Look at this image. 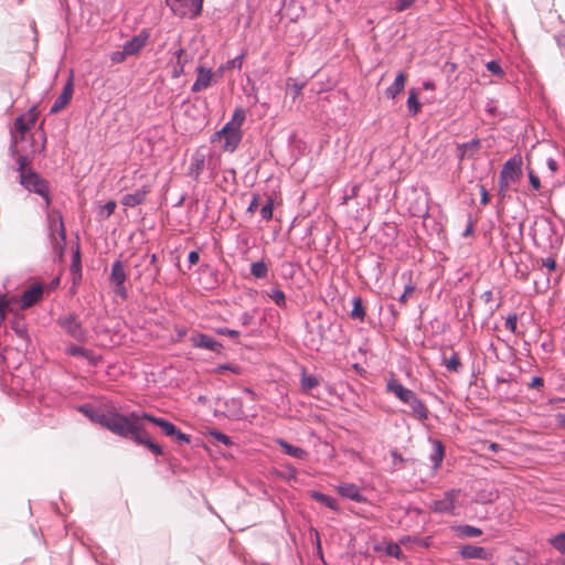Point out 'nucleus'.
<instances>
[{"instance_id":"1","label":"nucleus","mask_w":565,"mask_h":565,"mask_svg":"<svg viewBox=\"0 0 565 565\" xmlns=\"http://www.w3.org/2000/svg\"><path fill=\"white\" fill-rule=\"evenodd\" d=\"M137 417L138 419L136 422L138 429L132 434L131 440L138 446L148 448L156 456L163 455V449L145 431L143 420H148L149 423L158 426L167 437H171L180 444L191 443V436L181 431L172 422L168 420L167 418L157 417L150 413L140 411H137Z\"/></svg>"},{"instance_id":"2","label":"nucleus","mask_w":565,"mask_h":565,"mask_svg":"<svg viewBox=\"0 0 565 565\" xmlns=\"http://www.w3.org/2000/svg\"><path fill=\"white\" fill-rule=\"evenodd\" d=\"M9 153L15 160L20 184L26 191L42 196L47 207L52 202L50 196L49 183L35 170H33L32 168H28V164L30 162L29 154L20 153L18 149V137L13 134L9 147Z\"/></svg>"},{"instance_id":"3","label":"nucleus","mask_w":565,"mask_h":565,"mask_svg":"<svg viewBox=\"0 0 565 565\" xmlns=\"http://www.w3.org/2000/svg\"><path fill=\"white\" fill-rule=\"evenodd\" d=\"M137 419V411L122 414L116 409L105 412L99 408L94 423L99 424L121 438L131 439L132 434L138 429Z\"/></svg>"},{"instance_id":"4","label":"nucleus","mask_w":565,"mask_h":565,"mask_svg":"<svg viewBox=\"0 0 565 565\" xmlns=\"http://www.w3.org/2000/svg\"><path fill=\"white\" fill-rule=\"evenodd\" d=\"M56 324L72 339L77 342H85L87 339V331L83 327L82 322L78 321L74 312H70L64 316H60L56 319Z\"/></svg>"},{"instance_id":"5","label":"nucleus","mask_w":565,"mask_h":565,"mask_svg":"<svg viewBox=\"0 0 565 565\" xmlns=\"http://www.w3.org/2000/svg\"><path fill=\"white\" fill-rule=\"evenodd\" d=\"M172 13L179 18L194 19L202 12L203 0H166Z\"/></svg>"},{"instance_id":"6","label":"nucleus","mask_w":565,"mask_h":565,"mask_svg":"<svg viewBox=\"0 0 565 565\" xmlns=\"http://www.w3.org/2000/svg\"><path fill=\"white\" fill-rule=\"evenodd\" d=\"M224 139L222 146L223 150L233 153L239 146L243 139L242 129L230 128V126H223L218 131L214 132L211 137V141Z\"/></svg>"},{"instance_id":"7","label":"nucleus","mask_w":565,"mask_h":565,"mask_svg":"<svg viewBox=\"0 0 565 565\" xmlns=\"http://www.w3.org/2000/svg\"><path fill=\"white\" fill-rule=\"evenodd\" d=\"M212 157L211 151H205V149L199 148L196 149L190 158V166L188 168V175L191 177L194 181H199L200 175L202 174L205 167L211 169L212 171L215 169L211 161L206 163V160Z\"/></svg>"},{"instance_id":"8","label":"nucleus","mask_w":565,"mask_h":565,"mask_svg":"<svg viewBox=\"0 0 565 565\" xmlns=\"http://www.w3.org/2000/svg\"><path fill=\"white\" fill-rule=\"evenodd\" d=\"M127 279V273L122 262L117 258L111 264V270L109 276V282L114 286V291L122 300L128 298V289L125 286Z\"/></svg>"},{"instance_id":"9","label":"nucleus","mask_w":565,"mask_h":565,"mask_svg":"<svg viewBox=\"0 0 565 565\" xmlns=\"http://www.w3.org/2000/svg\"><path fill=\"white\" fill-rule=\"evenodd\" d=\"M191 345L195 349L207 350L217 355L222 354L224 351V345L215 340L212 335L206 333H202L199 331H194L190 335Z\"/></svg>"},{"instance_id":"10","label":"nucleus","mask_w":565,"mask_h":565,"mask_svg":"<svg viewBox=\"0 0 565 565\" xmlns=\"http://www.w3.org/2000/svg\"><path fill=\"white\" fill-rule=\"evenodd\" d=\"M554 234V225L547 217H541L535 221V226L531 231L533 242L536 246L545 245L547 242L551 243V238Z\"/></svg>"},{"instance_id":"11","label":"nucleus","mask_w":565,"mask_h":565,"mask_svg":"<svg viewBox=\"0 0 565 565\" xmlns=\"http://www.w3.org/2000/svg\"><path fill=\"white\" fill-rule=\"evenodd\" d=\"M458 555L465 561L478 559L489 562L493 558V552L490 548L473 544L460 545Z\"/></svg>"},{"instance_id":"12","label":"nucleus","mask_w":565,"mask_h":565,"mask_svg":"<svg viewBox=\"0 0 565 565\" xmlns=\"http://www.w3.org/2000/svg\"><path fill=\"white\" fill-rule=\"evenodd\" d=\"M193 60V55L180 47L173 52L168 66L170 67L171 78H179L185 74V65Z\"/></svg>"},{"instance_id":"13","label":"nucleus","mask_w":565,"mask_h":565,"mask_svg":"<svg viewBox=\"0 0 565 565\" xmlns=\"http://www.w3.org/2000/svg\"><path fill=\"white\" fill-rule=\"evenodd\" d=\"M47 227H49V236L52 241L55 239V233L58 234L61 244L64 246L66 244V231L63 222V217L60 212H49L47 213Z\"/></svg>"},{"instance_id":"14","label":"nucleus","mask_w":565,"mask_h":565,"mask_svg":"<svg viewBox=\"0 0 565 565\" xmlns=\"http://www.w3.org/2000/svg\"><path fill=\"white\" fill-rule=\"evenodd\" d=\"M457 493H458V491L455 490V489L446 491L441 499L435 500L431 503L430 510L434 513H441V514L449 513V514H454L455 508H456L455 498H456Z\"/></svg>"},{"instance_id":"15","label":"nucleus","mask_w":565,"mask_h":565,"mask_svg":"<svg viewBox=\"0 0 565 565\" xmlns=\"http://www.w3.org/2000/svg\"><path fill=\"white\" fill-rule=\"evenodd\" d=\"M195 71L196 78L191 86L192 93H199L212 86L214 82V74L211 68H207L204 65H198Z\"/></svg>"},{"instance_id":"16","label":"nucleus","mask_w":565,"mask_h":565,"mask_svg":"<svg viewBox=\"0 0 565 565\" xmlns=\"http://www.w3.org/2000/svg\"><path fill=\"white\" fill-rule=\"evenodd\" d=\"M521 167L522 157L519 153L514 154L504 162L500 174L503 175V178L512 180V182H516L522 175Z\"/></svg>"},{"instance_id":"17","label":"nucleus","mask_w":565,"mask_h":565,"mask_svg":"<svg viewBox=\"0 0 565 565\" xmlns=\"http://www.w3.org/2000/svg\"><path fill=\"white\" fill-rule=\"evenodd\" d=\"M74 93V81H73V72H71V75L65 83L62 93L60 96L54 100L53 105L51 106L50 113L51 114H57L63 108L66 107V105L71 102Z\"/></svg>"},{"instance_id":"18","label":"nucleus","mask_w":565,"mask_h":565,"mask_svg":"<svg viewBox=\"0 0 565 565\" xmlns=\"http://www.w3.org/2000/svg\"><path fill=\"white\" fill-rule=\"evenodd\" d=\"M44 292V286L42 284H34L30 288L25 289L20 297V308L26 309L38 303Z\"/></svg>"},{"instance_id":"19","label":"nucleus","mask_w":565,"mask_h":565,"mask_svg":"<svg viewBox=\"0 0 565 565\" xmlns=\"http://www.w3.org/2000/svg\"><path fill=\"white\" fill-rule=\"evenodd\" d=\"M70 273L72 275V294L76 292V288L82 281V259H81V250L77 246L72 254V262L70 265Z\"/></svg>"},{"instance_id":"20","label":"nucleus","mask_w":565,"mask_h":565,"mask_svg":"<svg viewBox=\"0 0 565 565\" xmlns=\"http://www.w3.org/2000/svg\"><path fill=\"white\" fill-rule=\"evenodd\" d=\"M149 33L146 30L140 31L137 35L126 41L122 45L126 53L131 56L138 54L147 44Z\"/></svg>"},{"instance_id":"21","label":"nucleus","mask_w":565,"mask_h":565,"mask_svg":"<svg viewBox=\"0 0 565 565\" xmlns=\"http://www.w3.org/2000/svg\"><path fill=\"white\" fill-rule=\"evenodd\" d=\"M338 493L345 499H350L358 503H365L366 497L362 493L361 488L355 483H342L338 487Z\"/></svg>"},{"instance_id":"22","label":"nucleus","mask_w":565,"mask_h":565,"mask_svg":"<svg viewBox=\"0 0 565 565\" xmlns=\"http://www.w3.org/2000/svg\"><path fill=\"white\" fill-rule=\"evenodd\" d=\"M150 192L148 185H142L132 193H126L121 196L120 203L126 207H135L145 202L147 194Z\"/></svg>"},{"instance_id":"23","label":"nucleus","mask_w":565,"mask_h":565,"mask_svg":"<svg viewBox=\"0 0 565 565\" xmlns=\"http://www.w3.org/2000/svg\"><path fill=\"white\" fill-rule=\"evenodd\" d=\"M65 351L70 356L85 359L93 366H96L100 360V356H97L94 351L77 344L68 345Z\"/></svg>"},{"instance_id":"24","label":"nucleus","mask_w":565,"mask_h":565,"mask_svg":"<svg viewBox=\"0 0 565 565\" xmlns=\"http://www.w3.org/2000/svg\"><path fill=\"white\" fill-rule=\"evenodd\" d=\"M10 324L11 330L23 342V349L28 350L31 343V338L28 332L25 319L23 317H14Z\"/></svg>"},{"instance_id":"25","label":"nucleus","mask_w":565,"mask_h":565,"mask_svg":"<svg viewBox=\"0 0 565 565\" xmlns=\"http://www.w3.org/2000/svg\"><path fill=\"white\" fill-rule=\"evenodd\" d=\"M386 388L388 392L393 393L401 402L405 404L415 395V393L412 390L405 387L394 379L387 382Z\"/></svg>"},{"instance_id":"26","label":"nucleus","mask_w":565,"mask_h":565,"mask_svg":"<svg viewBox=\"0 0 565 565\" xmlns=\"http://www.w3.org/2000/svg\"><path fill=\"white\" fill-rule=\"evenodd\" d=\"M429 441L433 445V450L429 455V460L431 462V468L434 471H437L443 462L445 457V446L441 440L429 438Z\"/></svg>"},{"instance_id":"27","label":"nucleus","mask_w":565,"mask_h":565,"mask_svg":"<svg viewBox=\"0 0 565 565\" xmlns=\"http://www.w3.org/2000/svg\"><path fill=\"white\" fill-rule=\"evenodd\" d=\"M451 531L459 539H472L482 535V530L480 527L470 525V524H456L452 525Z\"/></svg>"},{"instance_id":"28","label":"nucleus","mask_w":565,"mask_h":565,"mask_svg":"<svg viewBox=\"0 0 565 565\" xmlns=\"http://www.w3.org/2000/svg\"><path fill=\"white\" fill-rule=\"evenodd\" d=\"M277 444L281 448V450L288 456H291L297 459H306L308 457V452L303 448L294 446L282 438L277 439Z\"/></svg>"},{"instance_id":"29","label":"nucleus","mask_w":565,"mask_h":565,"mask_svg":"<svg viewBox=\"0 0 565 565\" xmlns=\"http://www.w3.org/2000/svg\"><path fill=\"white\" fill-rule=\"evenodd\" d=\"M310 497L316 500L317 502L323 504L324 507L329 508L330 510L334 511V512H339L340 511V507L338 504V501L335 498L329 495V494H326V493H322L320 491H317V490H312L310 492Z\"/></svg>"},{"instance_id":"30","label":"nucleus","mask_w":565,"mask_h":565,"mask_svg":"<svg viewBox=\"0 0 565 565\" xmlns=\"http://www.w3.org/2000/svg\"><path fill=\"white\" fill-rule=\"evenodd\" d=\"M406 82V75L404 72H399L394 82L386 88L385 95L388 98L394 99L398 94L404 90Z\"/></svg>"},{"instance_id":"31","label":"nucleus","mask_w":565,"mask_h":565,"mask_svg":"<svg viewBox=\"0 0 565 565\" xmlns=\"http://www.w3.org/2000/svg\"><path fill=\"white\" fill-rule=\"evenodd\" d=\"M406 404L412 408L413 414L420 420L428 418V409L426 405L415 394Z\"/></svg>"},{"instance_id":"32","label":"nucleus","mask_w":565,"mask_h":565,"mask_svg":"<svg viewBox=\"0 0 565 565\" xmlns=\"http://www.w3.org/2000/svg\"><path fill=\"white\" fill-rule=\"evenodd\" d=\"M366 316L365 308L363 306L362 298L356 296L352 299V310L350 312V317L352 319L359 320L361 322L364 321Z\"/></svg>"},{"instance_id":"33","label":"nucleus","mask_w":565,"mask_h":565,"mask_svg":"<svg viewBox=\"0 0 565 565\" xmlns=\"http://www.w3.org/2000/svg\"><path fill=\"white\" fill-rule=\"evenodd\" d=\"M319 385V380L311 374H308L303 369L300 374V387L302 392H309Z\"/></svg>"},{"instance_id":"34","label":"nucleus","mask_w":565,"mask_h":565,"mask_svg":"<svg viewBox=\"0 0 565 565\" xmlns=\"http://www.w3.org/2000/svg\"><path fill=\"white\" fill-rule=\"evenodd\" d=\"M245 119H246L245 109L237 107V108H235V110L232 115V118L227 122H225L224 126H230V128H235V129H242L241 127L244 124Z\"/></svg>"},{"instance_id":"35","label":"nucleus","mask_w":565,"mask_h":565,"mask_svg":"<svg viewBox=\"0 0 565 565\" xmlns=\"http://www.w3.org/2000/svg\"><path fill=\"white\" fill-rule=\"evenodd\" d=\"M406 105L408 114L412 117L416 116L420 111L422 104L418 100L417 93L415 92V89L409 90Z\"/></svg>"},{"instance_id":"36","label":"nucleus","mask_w":565,"mask_h":565,"mask_svg":"<svg viewBox=\"0 0 565 565\" xmlns=\"http://www.w3.org/2000/svg\"><path fill=\"white\" fill-rule=\"evenodd\" d=\"M250 274L256 279H264L268 276V265L264 259L252 263Z\"/></svg>"},{"instance_id":"37","label":"nucleus","mask_w":565,"mask_h":565,"mask_svg":"<svg viewBox=\"0 0 565 565\" xmlns=\"http://www.w3.org/2000/svg\"><path fill=\"white\" fill-rule=\"evenodd\" d=\"M267 296L275 302V305L281 309L287 307V299L285 292L279 288H271L266 292Z\"/></svg>"},{"instance_id":"38","label":"nucleus","mask_w":565,"mask_h":565,"mask_svg":"<svg viewBox=\"0 0 565 565\" xmlns=\"http://www.w3.org/2000/svg\"><path fill=\"white\" fill-rule=\"evenodd\" d=\"M399 543L401 544L413 543L420 547L428 548L431 544V537L430 536L418 537V536L405 535L399 540Z\"/></svg>"},{"instance_id":"39","label":"nucleus","mask_w":565,"mask_h":565,"mask_svg":"<svg viewBox=\"0 0 565 565\" xmlns=\"http://www.w3.org/2000/svg\"><path fill=\"white\" fill-rule=\"evenodd\" d=\"M456 157L459 162H462L475 157L473 152L468 148L466 142L456 145Z\"/></svg>"},{"instance_id":"40","label":"nucleus","mask_w":565,"mask_h":565,"mask_svg":"<svg viewBox=\"0 0 565 565\" xmlns=\"http://www.w3.org/2000/svg\"><path fill=\"white\" fill-rule=\"evenodd\" d=\"M116 206L117 203L113 200L106 202L97 212L98 218L102 221L107 220L115 212Z\"/></svg>"},{"instance_id":"41","label":"nucleus","mask_w":565,"mask_h":565,"mask_svg":"<svg viewBox=\"0 0 565 565\" xmlns=\"http://www.w3.org/2000/svg\"><path fill=\"white\" fill-rule=\"evenodd\" d=\"M287 87H288V90L290 92V94L292 96V99L295 100L301 94V90L305 87V83L303 82H299V81L294 79V78H288Z\"/></svg>"},{"instance_id":"42","label":"nucleus","mask_w":565,"mask_h":565,"mask_svg":"<svg viewBox=\"0 0 565 565\" xmlns=\"http://www.w3.org/2000/svg\"><path fill=\"white\" fill-rule=\"evenodd\" d=\"M445 366L450 372L459 373L462 369V363L456 352L451 354V356L446 360Z\"/></svg>"},{"instance_id":"43","label":"nucleus","mask_w":565,"mask_h":565,"mask_svg":"<svg viewBox=\"0 0 565 565\" xmlns=\"http://www.w3.org/2000/svg\"><path fill=\"white\" fill-rule=\"evenodd\" d=\"M360 185L359 184H350L347 185L343 190L341 204L347 205L350 200L355 198L359 193Z\"/></svg>"},{"instance_id":"44","label":"nucleus","mask_w":565,"mask_h":565,"mask_svg":"<svg viewBox=\"0 0 565 565\" xmlns=\"http://www.w3.org/2000/svg\"><path fill=\"white\" fill-rule=\"evenodd\" d=\"M14 128L20 134V139L23 140L26 132L30 130L26 124V116H18L14 120Z\"/></svg>"},{"instance_id":"45","label":"nucleus","mask_w":565,"mask_h":565,"mask_svg":"<svg viewBox=\"0 0 565 565\" xmlns=\"http://www.w3.org/2000/svg\"><path fill=\"white\" fill-rule=\"evenodd\" d=\"M209 434L216 441L223 444L226 447H231L234 444L233 440L231 439V437L228 435H226L225 433L221 431V430L212 429V430H210Z\"/></svg>"},{"instance_id":"46","label":"nucleus","mask_w":565,"mask_h":565,"mask_svg":"<svg viewBox=\"0 0 565 565\" xmlns=\"http://www.w3.org/2000/svg\"><path fill=\"white\" fill-rule=\"evenodd\" d=\"M77 411L94 423L95 416L97 415L99 408L90 404H82L77 407Z\"/></svg>"},{"instance_id":"47","label":"nucleus","mask_w":565,"mask_h":565,"mask_svg":"<svg viewBox=\"0 0 565 565\" xmlns=\"http://www.w3.org/2000/svg\"><path fill=\"white\" fill-rule=\"evenodd\" d=\"M384 552L386 555L395 557L397 559H401L403 557V553L399 545L394 542L386 543Z\"/></svg>"},{"instance_id":"48","label":"nucleus","mask_w":565,"mask_h":565,"mask_svg":"<svg viewBox=\"0 0 565 565\" xmlns=\"http://www.w3.org/2000/svg\"><path fill=\"white\" fill-rule=\"evenodd\" d=\"M273 210H274V200L268 198L266 203L260 209V216L265 221H270L273 218Z\"/></svg>"},{"instance_id":"49","label":"nucleus","mask_w":565,"mask_h":565,"mask_svg":"<svg viewBox=\"0 0 565 565\" xmlns=\"http://www.w3.org/2000/svg\"><path fill=\"white\" fill-rule=\"evenodd\" d=\"M551 545L565 555V533H559L551 539Z\"/></svg>"},{"instance_id":"50","label":"nucleus","mask_w":565,"mask_h":565,"mask_svg":"<svg viewBox=\"0 0 565 565\" xmlns=\"http://www.w3.org/2000/svg\"><path fill=\"white\" fill-rule=\"evenodd\" d=\"M504 328L514 334H519L518 332V315L511 313L505 319Z\"/></svg>"},{"instance_id":"51","label":"nucleus","mask_w":565,"mask_h":565,"mask_svg":"<svg viewBox=\"0 0 565 565\" xmlns=\"http://www.w3.org/2000/svg\"><path fill=\"white\" fill-rule=\"evenodd\" d=\"M256 312H257V308H254L252 311H244L239 316V322L243 326H250V324H253L254 320H255Z\"/></svg>"},{"instance_id":"52","label":"nucleus","mask_w":565,"mask_h":565,"mask_svg":"<svg viewBox=\"0 0 565 565\" xmlns=\"http://www.w3.org/2000/svg\"><path fill=\"white\" fill-rule=\"evenodd\" d=\"M486 67L487 70L493 74V75H497V76H502L504 74L503 72V68L501 67V65L499 64V62H497L495 60H491L489 61L487 64H486Z\"/></svg>"},{"instance_id":"53","label":"nucleus","mask_w":565,"mask_h":565,"mask_svg":"<svg viewBox=\"0 0 565 565\" xmlns=\"http://www.w3.org/2000/svg\"><path fill=\"white\" fill-rule=\"evenodd\" d=\"M215 371L217 373H221V372H224V371H230L234 374H239L241 373V367L238 365H235V364H231V363H224V364H218L215 369Z\"/></svg>"},{"instance_id":"54","label":"nucleus","mask_w":565,"mask_h":565,"mask_svg":"<svg viewBox=\"0 0 565 565\" xmlns=\"http://www.w3.org/2000/svg\"><path fill=\"white\" fill-rule=\"evenodd\" d=\"M215 333L218 335H227L233 339H237L239 337V332L237 330L228 329L226 327L216 328Z\"/></svg>"},{"instance_id":"55","label":"nucleus","mask_w":565,"mask_h":565,"mask_svg":"<svg viewBox=\"0 0 565 565\" xmlns=\"http://www.w3.org/2000/svg\"><path fill=\"white\" fill-rule=\"evenodd\" d=\"M129 56L125 49L122 47L121 51H114L110 53V61L114 63V64H119V63H122L126 57Z\"/></svg>"},{"instance_id":"56","label":"nucleus","mask_w":565,"mask_h":565,"mask_svg":"<svg viewBox=\"0 0 565 565\" xmlns=\"http://www.w3.org/2000/svg\"><path fill=\"white\" fill-rule=\"evenodd\" d=\"M391 457L393 459V467L395 469H399L401 465L406 461V459L402 456L401 452H398L396 449H392L390 451Z\"/></svg>"},{"instance_id":"57","label":"nucleus","mask_w":565,"mask_h":565,"mask_svg":"<svg viewBox=\"0 0 565 565\" xmlns=\"http://www.w3.org/2000/svg\"><path fill=\"white\" fill-rule=\"evenodd\" d=\"M415 3V0H396L394 3V9L397 12H403L409 9Z\"/></svg>"},{"instance_id":"58","label":"nucleus","mask_w":565,"mask_h":565,"mask_svg":"<svg viewBox=\"0 0 565 565\" xmlns=\"http://www.w3.org/2000/svg\"><path fill=\"white\" fill-rule=\"evenodd\" d=\"M21 116H26V124H28L29 128L31 129L36 121L38 113H36L35 107L33 106L28 110V113L22 114Z\"/></svg>"},{"instance_id":"59","label":"nucleus","mask_w":565,"mask_h":565,"mask_svg":"<svg viewBox=\"0 0 565 565\" xmlns=\"http://www.w3.org/2000/svg\"><path fill=\"white\" fill-rule=\"evenodd\" d=\"M244 57H245V53H242V54L235 56L234 58H232L227 62V67L241 70L242 65H243Z\"/></svg>"},{"instance_id":"60","label":"nucleus","mask_w":565,"mask_h":565,"mask_svg":"<svg viewBox=\"0 0 565 565\" xmlns=\"http://www.w3.org/2000/svg\"><path fill=\"white\" fill-rule=\"evenodd\" d=\"M529 182L535 191L541 189L540 178L532 170L529 171Z\"/></svg>"},{"instance_id":"61","label":"nucleus","mask_w":565,"mask_h":565,"mask_svg":"<svg viewBox=\"0 0 565 565\" xmlns=\"http://www.w3.org/2000/svg\"><path fill=\"white\" fill-rule=\"evenodd\" d=\"M479 190H480V203L482 205H487L490 201L489 191L487 190V188L483 184H479Z\"/></svg>"},{"instance_id":"62","label":"nucleus","mask_w":565,"mask_h":565,"mask_svg":"<svg viewBox=\"0 0 565 565\" xmlns=\"http://www.w3.org/2000/svg\"><path fill=\"white\" fill-rule=\"evenodd\" d=\"M466 145L468 146V148L473 152V154L476 156V153L479 151V149L481 148V139L480 138H473L471 139L470 141L466 142Z\"/></svg>"},{"instance_id":"63","label":"nucleus","mask_w":565,"mask_h":565,"mask_svg":"<svg viewBox=\"0 0 565 565\" xmlns=\"http://www.w3.org/2000/svg\"><path fill=\"white\" fill-rule=\"evenodd\" d=\"M544 386V379L542 376H533L527 384L529 388H541Z\"/></svg>"},{"instance_id":"64","label":"nucleus","mask_w":565,"mask_h":565,"mask_svg":"<svg viewBox=\"0 0 565 565\" xmlns=\"http://www.w3.org/2000/svg\"><path fill=\"white\" fill-rule=\"evenodd\" d=\"M542 265L546 267L550 271L556 270L557 264L553 257H546L542 259Z\"/></svg>"}]
</instances>
